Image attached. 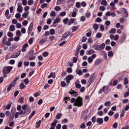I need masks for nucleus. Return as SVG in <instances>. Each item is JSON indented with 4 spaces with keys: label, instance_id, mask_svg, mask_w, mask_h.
Here are the masks:
<instances>
[{
    "label": "nucleus",
    "instance_id": "1",
    "mask_svg": "<svg viewBox=\"0 0 129 129\" xmlns=\"http://www.w3.org/2000/svg\"><path fill=\"white\" fill-rule=\"evenodd\" d=\"M83 99L80 96H79L76 100L74 98H71V103H74V106L80 107L83 105Z\"/></svg>",
    "mask_w": 129,
    "mask_h": 129
},
{
    "label": "nucleus",
    "instance_id": "2",
    "mask_svg": "<svg viewBox=\"0 0 129 129\" xmlns=\"http://www.w3.org/2000/svg\"><path fill=\"white\" fill-rule=\"evenodd\" d=\"M109 87L107 86H104L101 88L98 92V93L99 94L102 93L103 92L105 94L108 93L109 90Z\"/></svg>",
    "mask_w": 129,
    "mask_h": 129
},
{
    "label": "nucleus",
    "instance_id": "3",
    "mask_svg": "<svg viewBox=\"0 0 129 129\" xmlns=\"http://www.w3.org/2000/svg\"><path fill=\"white\" fill-rule=\"evenodd\" d=\"M13 68V67L11 66H6L5 67L3 71V73L8 74Z\"/></svg>",
    "mask_w": 129,
    "mask_h": 129
},
{
    "label": "nucleus",
    "instance_id": "4",
    "mask_svg": "<svg viewBox=\"0 0 129 129\" xmlns=\"http://www.w3.org/2000/svg\"><path fill=\"white\" fill-rule=\"evenodd\" d=\"M94 76L93 75H91L89 77V79L87 82V84L88 85V86H89L93 82L94 79Z\"/></svg>",
    "mask_w": 129,
    "mask_h": 129
},
{
    "label": "nucleus",
    "instance_id": "5",
    "mask_svg": "<svg viewBox=\"0 0 129 129\" xmlns=\"http://www.w3.org/2000/svg\"><path fill=\"white\" fill-rule=\"evenodd\" d=\"M21 51L19 50L17 52H15L11 56V57L12 58H16L19 55Z\"/></svg>",
    "mask_w": 129,
    "mask_h": 129
},
{
    "label": "nucleus",
    "instance_id": "6",
    "mask_svg": "<svg viewBox=\"0 0 129 129\" xmlns=\"http://www.w3.org/2000/svg\"><path fill=\"white\" fill-rule=\"evenodd\" d=\"M121 11H122V13L123 15V17H126L128 15V13L126 9L123 8H121L120 9Z\"/></svg>",
    "mask_w": 129,
    "mask_h": 129
},
{
    "label": "nucleus",
    "instance_id": "7",
    "mask_svg": "<svg viewBox=\"0 0 129 129\" xmlns=\"http://www.w3.org/2000/svg\"><path fill=\"white\" fill-rule=\"evenodd\" d=\"M74 77V76L72 75H69L67 76L66 77V83L69 84L70 83V80L73 79Z\"/></svg>",
    "mask_w": 129,
    "mask_h": 129
},
{
    "label": "nucleus",
    "instance_id": "8",
    "mask_svg": "<svg viewBox=\"0 0 129 129\" xmlns=\"http://www.w3.org/2000/svg\"><path fill=\"white\" fill-rule=\"evenodd\" d=\"M18 8L17 9V11L21 13L23 10L22 8V7L21 4L20 3H18L17 4Z\"/></svg>",
    "mask_w": 129,
    "mask_h": 129
},
{
    "label": "nucleus",
    "instance_id": "9",
    "mask_svg": "<svg viewBox=\"0 0 129 129\" xmlns=\"http://www.w3.org/2000/svg\"><path fill=\"white\" fill-rule=\"evenodd\" d=\"M33 22L31 23V24L29 26L28 30V34H29L31 31V30L32 29L33 26Z\"/></svg>",
    "mask_w": 129,
    "mask_h": 129
},
{
    "label": "nucleus",
    "instance_id": "10",
    "mask_svg": "<svg viewBox=\"0 0 129 129\" xmlns=\"http://www.w3.org/2000/svg\"><path fill=\"white\" fill-rule=\"evenodd\" d=\"M28 46V45L27 43L24 44L22 46V48L21 49L22 52H25L26 50V48Z\"/></svg>",
    "mask_w": 129,
    "mask_h": 129
},
{
    "label": "nucleus",
    "instance_id": "11",
    "mask_svg": "<svg viewBox=\"0 0 129 129\" xmlns=\"http://www.w3.org/2000/svg\"><path fill=\"white\" fill-rule=\"evenodd\" d=\"M96 121L99 124L101 125L103 123V119L102 118H98L96 119Z\"/></svg>",
    "mask_w": 129,
    "mask_h": 129
},
{
    "label": "nucleus",
    "instance_id": "12",
    "mask_svg": "<svg viewBox=\"0 0 129 129\" xmlns=\"http://www.w3.org/2000/svg\"><path fill=\"white\" fill-rule=\"evenodd\" d=\"M76 72L77 74H78L79 76H81L82 75V72L80 69H77L76 71Z\"/></svg>",
    "mask_w": 129,
    "mask_h": 129
},
{
    "label": "nucleus",
    "instance_id": "13",
    "mask_svg": "<svg viewBox=\"0 0 129 129\" xmlns=\"http://www.w3.org/2000/svg\"><path fill=\"white\" fill-rule=\"evenodd\" d=\"M47 40V38H44L40 40L39 42V44L41 45L43 44Z\"/></svg>",
    "mask_w": 129,
    "mask_h": 129
},
{
    "label": "nucleus",
    "instance_id": "14",
    "mask_svg": "<svg viewBox=\"0 0 129 129\" xmlns=\"http://www.w3.org/2000/svg\"><path fill=\"white\" fill-rule=\"evenodd\" d=\"M79 82L78 81H76L75 83L76 87L78 89L80 88L81 86V85L78 83Z\"/></svg>",
    "mask_w": 129,
    "mask_h": 129
},
{
    "label": "nucleus",
    "instance_id": "15",
    "mask_svg": "<svg viewBox=\"0 0 129 129\" xmlns=\"http://www.w3.org/2000/svg\"><path fill=\"white\" fill-rule=\"evenodd\" d=\"M9 13V10H7L6 11L5 13L6 17L8 19H9L11 17L10 16H8Z\"/></svg>",
    "mask_w": 129,
    "mask_h": 129
},
{
    "label": "nucleus",
    "instance_id": "16",
    "mask_svg": "<svg viewBox=\"0 0 129 129\" xmlns=\"http://www.w3.org/2000/svg\"><path fill=\"white\" fill-rule=\"evenodd\" d=\"M94 52V50L92 49H90L86 51V54L88 55H90Z\"/></svg>",
    "mask_w": 129,
    "mask_h": 129
},
{
    "label": "nucleus",
    "instance_id": "17",
    "mask_svg": "<svg viewBox=\"0 0 129 129\" xmlns=\"http://www.w3.org/2000/svg\"><path fill=\"white\" fill-rule=\"evenodd\" d=\"M55 77V74L54 73L52 72L51 73L50 75L48 76L47 77L49 78H50L51 77L54 78Z\"/></svg>",
    "mask_w": 129,
    "mask_h": 129
},
{
    "label": "nucleus",
    "instance_id": "18",
    "mask_svg": "<svg viewBox=\"0 0 129 129\" xmlns=\"http://www.w3.org/2000/svg\"><path fill=\"white\" fill-rule=\"evenodd\" d=\"M92 47L94 49L96 50H100L99 45H95Z\"/></svg>",
    "mask_w": 129,
    "mask_h": 129
},
{
    "label": "nucleus",
    "instance_id": "19",
    "mask_svg": "<svg viewBox=\"0 0 129 129\" xmlns=\"http://www.w3.org/2000/svg\"><path fill=\"white\" fill-rule=\"evenodd\" d=\"M78 28V26H73L72 27V31L73 32L77 30Z\"/></svg>",
    "mask_w": 129,
    "mask_h": 129
},
{
    "label": "nucleus",
    "instance_id": "20",
    "mask_svg": "<svg viewBox=\"0 0 129 129\" xmlns=\"http://www.w3.org/2000/svg\"><path fill=\"white\" fill-rule=\"evenodd\" d=\"M75 19H73V18H72V19H70L69 20V22L68 23V25H70L71 24L73 23L74 22L75 20Z\"/></svg>",
    "mask_w": 129,
    "mask_h": 129
},
{
    "label": "nucleus",
    "instance_id": "21",
    "mask_svg": "<svg viewBox=\"0 0 129 129\" xmlns=\"http://www.w3.org/2000/svg\"><path fill=\"white\" fill-rule=\"evenodd\" d=\"M88 112V110L87 109H86L83 111L82 113V116L83 117V116L85 115Z\"/></svg>",
    "mask_w": 129,
    "mask_h": 129
},
{
    "label": "nucleus",
    "instance_id": "22",
    "mask_svg": "<svg viewBox=\"0 0 129 129\" xmlns=\"http://www.w3.org/2000/svg\"><path fill=\"white\" fill-rule=\"evenodd\" d=\"M126 36L125 34H124L122 37V38L121 39V43H123L124 40L126 39Z\"/></svg>",
    "mask_w": 129,
    "mask_h": 129
},
{
    "label": "nucleus",
    "instance_id": "23",
    "mask_svg": "<svg viewBox=\"0 0 129 129\" xmlns=\"http://www.w3.org/2000/svg\"><path fill=\"white\" fill-rule=\"evenodd\" d=\"M15 28L14 26L12 25H11L10 27L9 30L11 31H13L15 30Z\"/></svg>",
    "mask_w": 129,
    "mask_h": 129
},
{
    "label": "nucleus",
    "instance_id": "24",
    "mask_svg": "<svg viewBox=\"0 0 129 129\" xmlns=\"http://www.w3.org/2000/svg\"><path fill=\"white\" fill-rule=\"evenodd\" d=\"M102 61V60L101 59H99L97 60L95 62V64L96 65H98L99 63Z\"/></svg>",
    "mask_w": 129,
    "mask_h": 129
},
{
    "label": "nucleus",
    "instance_id": "25",
    "mask_svg": "<svg viewBox=\"0 0 129 129\" xmlns=\"http://www.w3.org/2000/svg\"><path fill=\"white\" fill-rule=\"evenodd\" d=\"M71 91L73 92V96L74 97H77L78 95V93L76 91H75L73 90H72V89H71Z\"/></svg>",
    "mask_w": 129,
    "mask_h": 129
},
{
    "label": "nucleus",
    "instance_id": "26",
    "mask_svg": "<svg viewBox=\"0 0 129 129\" xmlns=\"http://www.w3.org/2000/svg\"><path fill=\"white\" fill-rule=\"evenodd\" d=\"M29 14V12L28 11H27L26 13H23L22 16L24 18H26L28 15V14Z\"/></svg>",
    "mask_w": 129,
    "mask_h": 129
},
{
    "label": "nucleus",
    "instance_id": "27",
    "mask_svg": "<svg viewBox=\"0 0 129 129\" xmlns=\"http://www.w3.org/2000/svg\"><path fill=\"white\" fill-rule=\"evenodd\" d=\"M19 87L20 89H22L26 87L25 85L23 83H21L19 85Z\"/></svg>",
    "mask_w": 129,
    "mask_h": 129
},
{
    "label": "nucleus",
    "instance_id": "28",
    "mask_svg": "<svg viewBox=\"0 0 129 129\" xmlns=\"http://www.w3.org/2000/svg\"><path fill=\"white\" fill-rule=\"evenodd\" d=\"M116 31V29L114 28L111 29L109 31V33L110 34H113L115 33Z\"/></svg>",
    "mask_w": 129,
    "mask_h": 129
},
{
    "label": "nucleus",
    "instance_id": "29",
    "mask_svg": "<svg viewBox=\"0 0 129 129\" xmlns=\"http://www.w3.org/2000/svg\"><path fill=\"white\" fill-rule=\"evenodd\" d=\"M100 47V49H104L105 46V44L104 43H103L100 45V46H99Z\"/></svg>",
    "mask_w": 129,
    "mask_h": 129
},
{
    "label": "nucleus",
    "instance_id": "30",
    "mask_svg": "<svg viewBox=\"0 0 129 129\" xmlns=\"http://www.w3.org/2000/svg\"><path fill=\"white\" fill-rule=\"evenodd\" d=\"M128 81L126 78H124L123 83L124 85L127 84L128 83Z\"/></svg>",
    "mask_w": 129,
    "mask_h": 129
},
{
    "label": "nucleus",
    "instance_id": "31",
    "mask_svg": "<svg viewBox=\"0 0 129 129\" xmlns=\"http://www.w3.org/2000/svg\"><path fill=\"white\" fill-rule=\"evenodd\" d=\"M49 32L51 35H53L55 33V30L53 29H51L50 30Z\"/></svg>",
    "mask_w": 129,
    "mask_h": 129
},
{
    "label": "nucleus",
    "instance_id": "32",
    "mask_svg": "<svg viewBox=\"0 0 129 129\" xmlns=\"http://www.w3.org/2000/svg\"><path fill=\"white\" fill-rule=\"evenodd\" d=\"M108 55L109 57L112 56L114 54V53L111 51L108 52Z\"/></svg>",
    "mask_w": 129,
    "mask_h": 129
},
{
    "label": "nucleus",
    "instance_id": "33",
    "mask_svg": "<svg viewBox=\"0 0 129 129\" xmlns=\"http://www.w3.org/2000/svg\"><path fill=\"white\" fill-rule=\"evenodd\" d=\"M16 35L17 36L19 37L21 36V34L20 31L19 30H17L16 32Z\"/></svg>",
    "mask_w": 129,
    "mask_h": 129
},
{
    "label": "nucleus",
    "instance_id": "34",
    "mask_svg": "<svg viewBox=\"0 0 129 129\" xmlns=\"http://www.w3.org/2000/svg\"><path fill=\"white\" fill-rule=\"evenodd\" d=\"M14 112H12V114H11L10 115V117H9V119L10 120H12L14 119Z\"/></svg>",
    "mask_w": 129,
    "mask_h": 129
},
{
    "label": "nucleus",
    "instance_id": "35",
    "mask_svg": "<svg viewBox=\"0 0 129 129\" xmlns=\"http://www.w3.org/2000/svg\"><path fill=\"white\" fill-rule=\"evenodd\" d=\"M60 21V19L59 18H56L55 20L53 22V24H56V23H58Z\"/></svg>",
    "mask_w": 129,
    "mask_h": 129
},
{
    "label": "nucleus",
    "instance_id": "36",
    "mask_svg": "<svg viewBox=\"0 0 129 129\" xmlns=\"http://www.w3.org/2000/svg\"><path fill=\"white\" fill-rule=\"evenodd\" d=\"M111 103L109 102H106L104 103V105L108 107L111 105Z\"/></svg>",
    "mask_w": 129,
    "mask_h": 129
},
{
    "label": "nucleus",
    "instance_id": "37",
    "mask_svg": "<svg viewBox=\"0 0 129 129\" xmlns=\"http://www.w3.org/2000/svg\"><path fill=\"white\" fill-rule=\"evenodd\" d=\"M107 4V2L106 0H103L101 3V4L104 6H105Z\"/></svg>",
    "mask_w": 129,
    "mask_h": 129
},
{
    "label": "nucleus",
    "instance_id": "38",
    "mask_svg": "<svg viewBox=\"0 0 129 129\" xmlns=\"http://www.w3.org/2000/svg\"><path fill=\"white\" fill-rule=\"evenodd\" d=\"M93 59L90 57H89L87 59L89 63H91L93 61Z\"/></svg>",
    "mask_w": 129,
    "mask_h": 129
},
{
    "label": "nucleus",
    "instance_id": "39",
    "mask_svg": "<svg viewBox=\"0 0 129 129\" xmlns=\"http://www.w3.org/2000/svg\"><path fill=\"white\" fill-rule=\"evenodd\" d=\"M94 29L95 30H97L99 27V26L97 24H95L93 25Z\"/></svg>",
    "mask_w": 129,
    "mask_h": 129
},
{
    "label": "nucleus",
    "instance_id": "40",
    "mask_svg": "<svg viewBox=\"0 0 129 129\" xmlns=\"http://www.w3.org/2000/svg\"><path fill=\"white\" fill-rule=\"evenodd\" d=\"M102 36V34L100 33H98L96 35V37L97 38H100Z\"/></svg>",
    "mask_w": 129,
    "mask_h": 129
},
{
    "label": "nucleus",
    "instance_id": "41",
    "mask_svg": "<svg viewBox=\"0 0 129 129\" xmlns=\"http://www.w3.org/2000/svg\"><path fill=\"white\" fill-rule=\"evenodd\" d=\"M61 116V114L59 113L56 116V118L57 119H59L60 118V117Z\"/></svg>",
    "mask_w": 129,
    "mask_h": 129
},
{
    "label": "nucleus",
    "instance_id": "42",
    "mask_svg": "<svg viewBox=\"0 0 129 129\" xmlns=\"http://www.w3.org/2000/svg\"><path fill=\"white\" fill-rule=\"evenodd\" d=\"M70 35V34L69 33H66L64 34V36L63 38L65 39L66 38L68 37Z\"/></svg>",
    "mask_w": 129,
    "mask_h": 129
},
{
    "label": "nucleus",
    "instance_id": "43",
    "mask_svg": "<svg viewBox=\"0 0 129 129\" xmlns=\"http://www.w3.org/2000/svg\"><path fill=\"white\" fill-rule=\"evenodd\" d=\"M64 0H57V4L59 5L62 3Z\"/></svg>",
    "mask_w": 129,
    "mask_h": 129
},
{
    "label": "nucleus",
    "instance_id": "44",
    "mask_svg": "<svg viewBox=\"0 0 129 129\" xmlns=\"http://www.w3.org/2000/svg\"><path fill=\"white\" fill-rule=\"evenodd\" d=\"M7 35L8 37H12L13 36V34L10 31H9Z\"/></svg>",
    "mask_w": 129,
    "mask_h": 129
},
{
    "label": "nucleus",
    "instance_id": "45",
    "mask_svg": "<svg viewBox=\"0 0 129 129\" xmlns=\"http://www.w3.org/2000/svg\"><path fill=\"white\" fill-rule=\"evenodd\" d=\"M102 54L104 55V57L105 58H107V54L105 52L103 51L102 53Z\"/></svg>",
    "mask_w": 129,
    "mask_h": 129
},
{
    "label": "nucleus",
    "instance_id": "46",
    "mask_svg": "<svg viewBox=\"0 0 129 129\" xmlns=\"http://www.w3.org/2000/svg\"><path fill=\"white\" fill-rule=\"evenodd\" d=\"M76 7L78 8H79L81 6L80 3L79 2H77L76 4Z\"/></svg>",
    "mask_w": 129,
    "mask_h": 129
},
{
    "label": "nucleus",
    "instance_id": "47",
    "mask_svg": "<svg viewBox=\"0 0 129 129\" xmlns=\"http://www.w3.org/2000/svg\"><path fill=\"white\" fill-rule=\"evenodd\" d=\"M24 82L26 85L29 82V81L28 79H25L24 81Z\"/></svg>",
    "mask_w": 129,
    "mask_h": 129
},
{
    "label": "nucleus",
    "instance_id": "48",
    "mask_svg": "<svg viewBox=\"0 0 129 129\" xmlns=\"http://www.w3.org/2000/svg\"><path fill=\"white\" fill-rule=\"evenodd\" d=\"M21 16V14L19 13H16L15 15V17L16 19H18L20 18Z\"/></svg>",
    "mask_w": 129,
    "mask_h": 129
},
{
    "label": "nucleus",
    "instance_id": "49",
    "mask_svg": "<svg viewBox=\"0 0 129 129\" xmlns=\"http://www.w3.org/2000/svg\"><path fill=\"white\" fill-rule=\"evenodd\" d=\"M48 55V53L47 52H45L43 53V56L44 57H46Z\"/></svg>",
    "mask_w": 129,
    "mask_h": 129
},
{
    "label": "nucleus",
    "instance_id": "50",
    "mask_svg": "<svg viewBox=\"0 0 129 129\" xmlns=\"http://www.w3.org/2000/svg\"><path fill=\"white\" fill-rule=\"evenodd\" d=\"M73 0H67V3L68 5H70L72 3Z\"/></svg>",
    "mask_w": 129,
    "mask_h": 129
},
{
    "label": "nucleus",
    "instance_id": "51",
    "mask_svg": "<svg viewBox=\"0 0 129 129\" xmlns=\"http://www.w3.org/2000/svg\"><path fill=\"white\" fill-rule=\"evenodd\" d=\"M128 95H129V89L126 92L124 93V96L125 97H127Z\"/></svg>",
    "mask_w": 129,
    "mask_h": 129
},
{
    "label": "nucleus",
    "instance_id": "52",
    "mask_svg": "<svg viewBox=\"0 0 129 129\" xmlns=\"http://www.w3.org/2000/svg\"><path fill=\"white\" fill-rule=\"evenodd\" d=\"M82 47L83 49H86L87 48V46L86 44H84L83 46Z\"/></svg>",
    "mask_w": 129,
    "mask_h": 129
},
{
    "label": "nucleus",
    "instance_id": "53",
    "mask_svg": "<svg viewBox=\"0 0 129 129\" xmlns=\"http://www.w3.org/2000/svg\"><path fill=\"white\" fill-rule=\"evenodd\" d=\"M67 72L69 73H71L72 72V69L71 68H68L67 70Z\"/></svg>",
    "mask_w": 129,
    "mask_h": 129
},
{
    "label": "nucleus",
    "instance_id": "54",
    "mask_svg": "<svg viewBox=\"0 0 129 129\" xmlns=\"http://www.w3.org/2000/svg\"><path fill=\"white\" fill-rule=\"evenodd\" d=\"M16 84V82L13 81L10 84V85H11L12 87V86H15Z\"/></svg>",
    "mask_w": 129,
    "mask_h": 129
},
{
    "label": "nucleus",
    "instance_id": "55",
    "mask_svg": "<svg viewBox=\"0 0 129 129\" xmlns=\"http://www.w3.org/2000/svg\"><path fill=\"white\" fill-rule=\"evenodd\" d=\"M10 103V104L8 105L6 107V109H7V110H9L10 109V107H11V104L12 103L11 102L10 103Z\"/></svg>",
    "mask_w": 129,
    "mask_h": 129
},
{
    "label": "nucleus",
    "instance_id": "56",
    "mask_svg": "<svg viewBox=\"0 0 129 129\" xmlns=\"http://www.w3.org/2000/svg\"><path fill=\"white\" fill-rule=\"evenodd\" d=\"M66 14V13L65 12H61L60 14V15L61 16H64Z\"/></svg>",
    "mask_w": 129,
    "mask_h": 129
},
{
    "label": "nucleus",
    "instance_id": "57",
    "mask_svg": "<svg viewBox=\"0 0 129 129\" xmlns=\"http://www.w3.org/2000/svg\"><path fill=\"white\" fill-rule=\"evenodd\" d=\"M68 120L66 118H65L62 120L61 122L62 123H66L68 122Z\"/></svg>",
    "mask_w": 129,
    "mask_h": 129
},
{
    "label": "nucleus",
    "instance_id": "58",
    "mask_svg": "<svg viewBox=\"0 0 129 129\" xmlns=\"http://www.w3.org/2000/svg\"><path fill=\"white\" fill-rule=\"evenodd\" d=\"M114 112L112 111H110L108 113V115L110 116H111L112 115L114 114Z\"/></svg>",
    "mask_w": 129,
    "mask_h": 129
},
{
    "label": "nucleus",
    "instance_id": "59",
    "mask_svg": "<svg viewBox=\"0 0 129 129\" xmlns=\"http://www.w3.org/2000/svg\"><path fill=\"white\" fill-rule=\"evenodd\" d=\"M55 10L57 11H59L61 10V8L59 6L56 7L54 8Z\"/></svg>",
    "mask_w": 129,
    "mask_h": 129
},
{
    "label": "nucleus",
    "instance_id": "60",
    "mask_svg": "<svg viewBox=\"0 0 129 129\" xmlns=\"http://www.w3.org/2000/svg\"><path fill=\"white\" fill-rule=\"evenodd\" d=\"M117 83H118L117 81L116 80H114L113 82V85L114 86H115L117 84Z\"/></svg>",
    "mask_w": 129,
    "mask_h": 129
},
{
    "label": "nucleus",
    "instance_id": "61",
    "mask_svg": "<svg viewBox=\"0 0 129 129\" xmlns=\"http://www.w3.org/2000/svg\"><path fill=\"white\" fill-rule=\"evenodd\" d=\"M66 85V83L64 81H62L61 83V85L63 87H64Z\"/></svg>",
    "mask_w": 129,
    "mask_h": 129
},
{
    "label": "nucleus",
    "instance_id": "62",
    "mask_svg": "<svg viewBox=\"0 0 129 129\" xmlns=\"http://www.w3.org/2000/svg\"><path fill=\"white\" fill-rule=\"evenodd\" d=\"M23 98L22 97H20L19 100V101L20 103H22L23 102Z\"/></svg>",
    "mask_w": 129,
    "mask_h": 129
},
{
    "label": "nucleus",
    "instance_id": "63",
    "mask_svg": "<svg viewBox=\"0 0 129 129\" xmlns=\"http://www.w3.org/2000/svg\"><path fill=\"white\" fill-rule=\"evenodd\" d=\"M16 26L17 28H20L21 26V24L19 23H17L16 24Z\"/></svg>",
    "mask_w": 129,
    "mask_h": 129
},
{
    "label": "nucleus",
    "instance_id": "64",
    "mask_svg": "<svg viewBox=\"0 0 129 129\" xmlns=\"http://www.w3.org/2000/svg\"><path fill=\"white\" fill-rule=\"evenodd\" d=\"M61 126V125L60 124H58L56 127V128L57 129H60Z\"/></svg>",
    "mask_w": 129,
    "mask_h": 129
}]
</instances>
